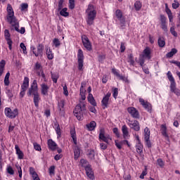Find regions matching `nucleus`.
Wrapping results in <instances>:
<instances>
[{"mask_svg":"<svg viewBox=\"0 0 180 180\" xmlns=\"http://www.w3.org/2000/svg\"><path fill=\"white\" fill-rule=\"evenodd\" d=\"M85 171L88 178L90 179H94V172L92 171V168H91L90 165L85 167Z\"/></svg>","mask_w":180,"mask_h":180,"instance_id":"4be33fe9","label":"nucleus"},{"mask_svg":"<svg viewBox=\"0 0 180 180\" xmlns=\"http://www.w3.org/2000/svg\"><path fill=\"white\" fill-rule=\"evenodd\" d=\"M27 88H29V77H25L24 78L23 83L21 86V89H23L24 91H27Z\"/></svg>","mask_w":180,"mask_h":180,"instance_id":"a878e982","label":"nucleus"},{"mask_svg":"<svg viewBox=\"0 0 180 180\" xmlns=\"http://www.w3.org/2000/svg\"><path fill=\"white\" fill-rule=\"evenodd\" d=\"M157 164L160 167V168H164V166L165 165V163L162 161V159L159 158L157 160Z\"/></svg>","mask_w":180,"mask_h":180,"instance_id":"a18cd8bd","label":"nucleus"},{"mask_svg":"<svg viewBox=\"0 0 180 180\" xmlns=\"http://www.w3.org/2000/svg\"><path fill=\"white\" fill-rule=\"evenodd\" d=\"M87 162H88L86 160H85V159H82L80 160V164H82V166L84 167V168H85V167H88V165H86Z\"/></svg>","mask_w":180,"mask_h":180,"instance_id":"0e129e2a","label":"nucleus"},{"mask_svg":"<svg viewBox=\"0 0 180 180\" xmlns=\"http://www.w3.org/2000/svg\"><path fill=\"white\" fill-rule=\"evenodd\" d=\"M170 91L176 96H180V90L179 89L176 88V83L170 84Z\"/></svg>","mask_w":180,"mask_h":180,"instance_id":"6ab92c4d","label":"nucleus"},{"mask_svg":"<svg viewBox=\"0 0 180 180\" xmlns=\"http://www.w3.org/2000/svg\"><path fill=\"white\" fill-rule=\"evenodd\" d=\"M48 146L50 150H52V151L57 150V143H56V142L52 139L48 140Z\"/></svg>","mask_w":180,"mask_h":180,"instance_id":"393cba45","label":"nucleus"},{"mask_svg":"<svg viewBox=\"0 0 180 180\" xmlns=\"http://www.w3.org/2000/svg\"><path fill=\"white\" fill-rule=\"evenodd\" d=\"M86 13L87 15V25H89V26L94 25V21L95 20V18H96V10H95L94 5L89 4Z\"/></svg>","mask_w":180,"mask_h":180,"instance_id":"7ed1b4c3","label":"nucleus"},{"mask_svg":"<svg viewBox=\"0 0 180 180\" xmlns=\"http://www.w3.org/2000/svg\"><path fill=\"white\" fill-rule=\"evenodd\" d=\"M54 127L56 134L58 136V139H60V137H61V129H60V125L58 124V123L56 122L54 124Z\"/></svg>","mask_w":180,"mask_h":180,"instance_id":"c85d7f7f","label":"nucleus"},{"mask_svg":"<svg viewBox=\"0 0 180 180\" xmlns=\"http://www.w3.org/2000/svg\"><path fill=\"white\" fill-rule=\"evenodd\" d=\"M59 110L64 109V100H60L58 103Z\"/></svg>","mask_w":180,"mask_h":180,"instance_id":"de8ad7c7","label":"nucleus"},{"mask_svg":"<svg viewBox=\"0 0 180 180\" xmlns=\"http://www.w3.org/2000/svg\"><path fill=\"white\" fill-rule=\"evenodd\" d=\"M119 79H121V81L129 84V79H127V77L121 75Z\"/></svg>","mask_w":180,"mask_h":180,"instance_id":"69168bd1","label":"nucleus"},{"mask_svg":"<svg viewBox=\"0 0 180 180\" xmlns=\"http://www.w3.org/2000/svg\"><path fill=\"white\" fill-rule=\"evenodd\" d=\"M112 74H114V75H116L117 77V78H120V77L122 76V75H120L119 73V72L117 71V70L115 69V68H112Z\"/></svg>","mask_w":180,"mask_h":180,"instance_id":"5fc2aeb1","label":"nucleus"},{"mask_svg":"<svg viewBox=\"0 0 180 180\" xmlns=\"http://www.w3.org/2000/svg\"><path fill=\"white\" fill-rule=\"evenodd\" d=\"M7 172L10 174V175H13V174H15V171H13V169L11 166L7 168Z\"/></svg>","mask_w":180,"mask_h":180,"instance_id":"052dcab7","label":"nucleus"},{"mask_svg":"<svg viewBox=\"0 0 180 180\" xmlns=\"http://www.w3.org/2000/svg\"><path fill=\"white\" fill-rule=\"evenodd\" d=\"M16 169H18L19 177L22 178V167H20L19 165H16Z\"/></svg>","mask_w":180,"mask_h":180,"instance_id":"e2e57ef3","label":"nucleus"},{"mask_svg":"<svg viewBox=\"0 0 180 180\" xmlns=\"http://www.w3.org/2000/svg\"><path fill=\"white\" fill-rule=\"evenodd\" d=\"M82 41L83 43L84 47L86 48L88 51H91V50H92V44L86 36L83 35L82 37Z\"/></svg>","mask_w":180,"mask_h":180,"instance_id":"ddd939ff","label":"nucleus"},{"mask_svg":"<svg viewBox=\"0 0 180 180\" xmlns=\"http://www.w3.org/2000/svg\"><path fill=\"white\" fill-rule=\"evenodd\" d=\"M4 115L8 119H15L19 115V110L18 108L13 109L11 108H6L4 109Z\"/></svg>","mask_w":180,"mask_h":180,"instance_id":"39448f33","label":"nucleus"},{"mask_svg":"<svg viewBox=\"0 0 180 180\" xmlns=\"http://www.w3.org/2000/svg\"><path fill=\"white\" fill-rule=\"evenodd\" d=\"M7 12L8 22L10 23V25H13L15 27V30H16V32H18V33H20L21 34H24L25 32H26V30L25 29V27H21L20 30H19V22L15 17V13L13 12V9L12 8V6H11V4H8L7 6Z\"/></svg>","mask_w":180,"mask_h":180,"instance_id":"f03ea898","label":"nucleus"},{"mask_svg":"<svg viewBox=\"0 0 180 180\" xmlns=\"http://www.w3.org/2000/svg\"><path fill=\"white\" fill-rule=\"evenodd\" d=\"M39 87L37 86V80H33V82L31 84L30 88L28 90L27 95L31 96V95H37L39 94Z\"/></svg>","mask_w":180,"mask_h":180,"instance_id":"0eeeda50","label":"nucleus"},{"mask_svg":"<svg viewBox=\"0 0 180 180\" xmlns=\"http://www.w3.org/2000/svg\"><path fill=\"white\" fill-rule=\"evenodd\" d=\"M153 56L151 55V49L150 47H146L143 51L141 55L139 56V64L141 67L144 65L145 58L146 60H151Z\"/></svg>","mask_w":180,"mask_h":180,"instance_id":"20e7f679","label":"nucleus"},{"mask_svg":"<svg viewBox=\"0 0 180 180\" xmlns=\"http://www.w3.org/2000/svg\"><path fill=\"white\" fill-rule=\"evenodd\" d=\"M81 155V152L79 151V148H75L74 149V156H75V160H78L79 158V155Z\"/></svg>","mask_w":180,"mask_h":180,"instance_id":"e433bc0d","label":"nucleus"},{"mask_svg":"<svg viewBox=\"0 0 180 180\" xmlns=\"http://www.w3.org/2000/svg\"><path fill=\"white\" fill-rule=\"evenodd\" d=\"M34 70L39 75V77H41L45 82H47V78H46V75L44 74V72L43 71V68L41 67V64L37 63L35 64Z\"/></svg>","mask_w":180,"mask_h":180,"instance_id":"6e6552de","label":"nucleus"},{"mask_svg":"<svg viewBox=\"0 0 180 180\" xmlns=\"http://www.w3.org/2000/svg\"><path fill=\"white\" fill-rule=\"evenodd\" d=\"M67 11H68V8H61L60 10V15H61V16H64V18H67V16H69L70 13H68Z\"/></svg>","mask_w":180,"mask_h":180,"instance_id":"2f4dec72","label":"nucleus"},{"mask_svg":"<svg viewBox=\"0 0 180 180\" xmlns=\"http://www.w3.org/2000/svg\"><path fill=\"white\" fill-rule=\"evenodd\" d=\"M172 26L170 27V33L172 34V36H174V37H178V33H176L175 32V27H174V24L172 23Z\"/></svg>","mask_w":180,"mask_h":180,"instance_id":"58836bf2","label":"nucleus"},{"mask_svg":"<svg viewBox=\"0 0 180 180\" xmlns=\"http://www.w3.org/2000/svg\"><path fill=\"white\" fill-rule=\"evenodd\" d=\"M167 78L169 81H170V85H172L174 84H176L175 82V79L174 78V76H172V73H171V71L167 72Z\"/></svg>","mask_w":180,"mask_h":180,"instance_id":"c756f323","label":"nucleus"},{"mask_svg":"<svg viewBox=\"0 0 180 180\" xmlns=\"http://www.w3.org/2000/svg\"><path fill=\"white\" fill-rule=\"evenodd\" d=\"M56 169V167L54 166H51L49 169V175H53L54 174V171Z\"/></svg>","mask_w":180,"mask_h":180,"instance_id":"13d9d810","label":"nucleus"},{"mask_svg":"<svg viewBox=\"0 0 180 180\" xmlns=\"http://www.w3.org/2000/svg\"><path fill=\"white\" fill-rule=\"evenodd\" d=\"M88 156L90 160H95V151L93 150H89Z\"/></svg>","mask_w":180,"mask_h":180,"instance_id":"c03bdc74","label":"nucleus"},{"mask_svg":"<svg viewBox=\"0 0 180 180\" xmlns=\"http://www.w3.org/2000/svg\"><path fill=\"white\" fill-rule=\"evenodd\" d=\"M128 62L131 65H134V59H133V54H130L128 56Z\"/></svg>","mask_w":180,"mask_h":180,"instance_id":"09e8293b","label":"nucleus"},{"mask_svg":"<svg viewBox=\"0 0 180 180\" xmlns=\"http://www.w3.org/2000/svg\"><path fill=\"white\" fill-rule=\"evenodd\" d=\"M123 143H124V141L119 142V141H117V140L115 141V146H116L117 148H118V150H122Z\"/></svg>","mask_w":180,"mask_h":180,"instance_id":"37998d69","label":"nucleus"},{"mask_svg":"<svg viewBox=\"0 0 180 180\" xmlns=\"http://www.w3.org/2000/svg\"><path fill=\"white\" fill-rule=\"evenodd\" d=\"M176 53H178V51L176 50V49H172L170 52L166 54V57L167 58H171V57H174V56H175Z\"/></svg>","mask_w":180,"mask_h":180,"instance_id":"473e14b6","label":"nucleus"},{"mask_svg":"<svg viewBox=\"0 0 180 180\" xmlns=\"http://www.w3.org/2000/svg\"><path fill=\"white\" fill-rule=\"evenodd\" d=\"M34 148L37 151H41V146H40L37 143H34Z\"/></svg>","mask_w":180,"mask_h":180,"instance_id":"603ef678","label":"nucleus"},{"mask_svg":"<svg viewBox=\"0 0 180 180\" xmlns=\"http://www.w3.org/2000/svg\"><path fill=\"white\" fill-rule=\"evenodd\" d=\"M51 78L55 84H57V79H58V76L57 75L51 74Z\"/></svg>","mask_w":180,"mask_h":180,"instance_id":"4d7b16f0","label":"nucleus"},{"mask_svg":"<svg viewBox=\"0 0 180 180\" xmlns=\"http://www.w3.org/2000/svg\"><path fill=\"white\" fill-rule=\"evenodd\" d=\"M172 8L173 9H177V8H179V2H178V1H174L172 4Z\"/></svg>","mask_w":180,"mask_h":180,"instance_id":"6e6d98bb","label":"nucleus"},{"mask_svg":"<svg viewBox=\"0 0 180 180\" xmlns=\"http://www.w3.org/2000/svg\"><path fill=\"white\" fill-rule=\"evenodd\" d=\"M39 102H40V97L39 94L34 95V103L36 108H39Z\"/></svg>","mask_w":180,"mask_h":180,"instance_id":"f704fd0d","label":"nucleus"},{"mask_svg":"<svg viewBox=\"0 0 180 180\" xmlns=\"http://www.w3.org/2000/svg\"><path fill=\"white\" fill-rule=\"evenodd\" d=\"M86 127L89 131H92L95 130V127H96V122L95 121H91L89 124L86 125Z\"/></svg>","mask_w":180,"mask_h":180,"instance_id":"bb28decb","label":"nucleus"},{"mask_svg":"<svg viewBox=\"0 0 180 180\" xmlns=\"http://www.w3.org/2000/svg\"><path fill=\"white\" fill-rule=\"evenodd\" d=\"M161 29L165 32H168V26L167 25V18L164 15H160Z\"/></svg>","mask_w":180,"mask_h":180,"instance_id":"2eb2a0df","label":"nucleus"},{"mask_svg":"<svg viewBox=\"0 0 180 180\" xmlns=\"http://www.w3.org/2000/svg\"><path fill=\"white\" fill-rule=\"evenodd\" d=\"M150 129L148 127H146L144 129V139H150Z\"/></svg>","mask_w":180,"mask_h":180,"instance_id":"79ce46f5","label":"nucleus"},{"mask_svg":"<svg viewBox=\"0 0 180 180\" xmlns=\"http://www.w3.org/2000/svg\"><path fill=\"white\" fill-rule=\"evenodd\" d=\"M128 126L130 127V129H132V130H134L135 131H139L140 130V123H139V121L137 120H128L127 122Z\"/></svg>","mask_w":180,"mask_h":180,"instance_id":"9b49d317","label":"nucleus"},{"mask_svg":"<svg viewBox=\"0 0 180 180\" xmlns=\"http://www.w3.org/2000/svg\"><path fill=\"white\" fill-rule=\"evenodd\" d=\"M136 148L138 154H141L143 153V144H141V142L136 143Z\"/></svg>","mask_w":180,"mask_h":180,"instance_id":"72a5a7b5","label":"nucleus"},{"mask_svg":"<svg viewBox=\"0 0 180 180\" xmlns=\"http://www.w3.org/2000/svg\"><path fill=\"white\" fill-rule=\"evenodd\" d=\"M9 77H11V73L7 72L4 78V85H6V86H8L10 84Z\"/></svg>","mask_w":180,"mask_h":180,"instance_id":"4c0bfd02","label":"nucleus"},{"mask_svg":"<svg viewBox=\"0 0 180 180\" xmlns=\"http://www.w3.org/2000/svg\"><path fill=\"white\" fill-rule=\"evenodd\" d=\"M29 171H30V174L32 176V178L33 179V180H40V178L39 177V175L34 170V168L30 167Z\"/></svg>","mask_w":180,"mask_h":180,"instance_id":"5701e85b","label":"nucleus"},{"mask_svg":"<svg viewBox=\"0 0 180 180\" xmlns=\"http://www.w3.org/2000/svg\"><path fill=\"white\" fill-rule=\"evenodd\" d=\"M127 112L134 119H139V111L137 110V109H136V108L129 107L127 108Z\"/></svg>","mask_w":180,"mask_h":180,"instance_id":"dca6fc26","label":"nucleus"},{"mask_svg":"<svg viewBox=\"0 0 180 180\" xmlns=\"http://www.w3.org/2000/svg\"><path fill=\"white\" fill-rule=\"evenodd\" d=\"M53 44H54L55 47H59L60 44H61L58 39H54L53 40Z\"/></svg>","mask_w":180,"mask_h":180,"instance_id":"864d4df0","label":"nucleus"},{"mask_svg":"<svg viewBox=\"0 0 180 180\" xmlns=\"http://www.w3.org/2000/svg\"><path fill=\"white\" fill-rule=\"evenodd\" d=\"M49 89H50V86H49L46 83H42L41 84V93L44 96H47V95H49Z\"/></svg>","mask_w":180,"mask_h":180,"instance_id":"f3484780","label":"nucleus"},{"mask_svg":"<svg viewBox=\"0 0 180 180\" xmlns=\"http://www.w3.org/2000/svg\"><path fill=\"white\" fill-rule=\"evenodd\" d=\"M46 55L48 60H53L54 58V53H53V51L49 46L46 47Z\"/></svg>","mask_w":180,"mask_h":180,"instance_id":"b1692460","label":"nucleus"},{"mask_svg":"<svg viewBox=\"0 0 180 180\" xmlns=\"http://www.w3.org/2000/svg\"><path fill=\"white\" fill-rule=\"evenodd\" d=\"M15 153L18 155V160H23L25 157V154L23 152L20 150L19 146L18 145L15 146Z\"/></svg>","mask_w":180,"mask_h":180,"instance_id":"aec40b11","label":"nucleus"},{"mask_svg":"<svg viewBox=\"0 0 180 180\" xmlns=\"http://www.w3.org/2000/svg\"><path fill=\"white\" fill-rule=\"evenodd\" d=\"M20 49H22L24 54H27V51L26 49V46L25 45L24 43H21L20 44Z\"/></svg>","mask_w":180,"mask_h":180,"instance_id":"3c124183","label":"nucleus"},{"mask_svg":"<svg viewBox=\"0 0 180 180\" xmlns=\"http://www.w3.org/2000/svg\"><path fill=\"white\" fill-rule=\"evenodd\" d=\"M136 11H140L141 9V3L140 1H136L134 4Z\"/></svg>","mask_w":180,"mask_h":180,"instance_id":"49530a36","label":"nucleus"},{"mask_svg":"<svg viewBox=\"0 0 180 180\" xmlns=\"http://www.w3.org/2000/svg\"><path fill=\"white\" fill-rule=\"evenodd\" d=\"M118 91H117V88H115V89H114V90H113V94H112V96H113V98H115V99H116V98H117V95H118Z\"/></svg>","mask_w":180,"mask_h":180,"instance_id":"338daca9","label":"nucleus"},{"mask_svg":"<svg viewBox=\"0 0 180 180\" xmlns=\"http://www.w3.org/2000/svg\"><path fill=\"white\" fill-rule=\"evenodd\" d=\"M70 9H74L75 8V0H69Z\"/></svg>","mask_w":180,"mask_h":180,"instance_id":"8fccbe9b","label":"nucleus"},{"mask_svg":"<svg viewBox=\"0 0 180 180\" xmlns=\"http://www.w3.org/2000/svg\"><path fill=\"white\" fill-rule=\"evenodd\" d=\"M78 58V70L82 71V68L84 67V52L82 49H79L77 53Z\"/></svg>","mask_w":180,"mask_h":180,"instance_id":"9d476101","label":"nucleus"},{"mask_svg":"<svg viewBox=\"0 0 180 180\" xmlns=\"http://www.w3.org/2000/svg\"><path fill=\"white\" fill-rule=\"evenodd\" d=\"M31 50L33 52V54H34L35 57H39V56H43L44 46H43V44H39L37 49L34 46H31Z\"/></svg>","mask_w":180,"mask_h":180,"instance_id":"1a4fd4ad","label":"nucleus"},{"mask_svg":"<svg viewBox=\"0 0 180 180\" xmlns=\"http://www.w3.org/2000/svg\"><path fill=\"white\" fill-rule=\"evenodd\" d=\"M161 133L164 137H166V139H168L169 136H168V134L167 133V126L165 124L161 125Z\"/></svg>","mask_w":180,"mask_h":180,"instance_id":"cd10ccee","label":"nucleus"},{"mask_svg":"<svg viewBox=\"0 0 180 180\" xmlns=\"http://www.w3.org/2000/svg\"><path fill=\"white\" fill-rule=\"evenodd\" d=\"M70 136L73 140L74 144L77 146V133L75 132V129L70 130Z\"/></svg>","mask_w":180,"mask_h":180,"instance_id":"7c9ffc66","label":"nucleus"},{"mask_svg":"<svg viewBox=\"0 0 180 180\" xmlns=\"http://www.w3.org/2000/svg\"><path fill=\"white\" fill-rule=\"evenodd\" d=\"M4 36H5V38H6V41H12V40L11 39V34H9V30H6L4 31Z\"/></svg>","mask_w":180,"mask_h":180,"instance_id":"ea45409f","label":"nucleus"},{"mask_svg":"<svg viewBox=\"0 0 180 180\" xmlns=\"http://www.w3.org/2000/svg\"><path fill=\"white\" fill-rule=\"evenodd\" d=\"M115 16L120 22L121 27H124V26H126V18L123 17V13L120 10H117L115 11Z\"/></svg>","mask_w":180,"mask_h":180,"instance_id":"f8f14e48","label":"nucleus"},{"mask_svg":"<svg viewBox=\"0 0 180 180\" xmlns=\"http://www.w3.org/2000/svg\"><path fill=\"white\" fill-rule=\"evenodd\" d=\"M5 60H2L1 62H0V77L2 76V74H4V71L5 70Z\"/></svg>","mask_w":180,"mask_h":180,"instance_id":"c9c22d12","label":"nucleus"},{"mask_svg":"<svg viewBox=\"0 0 180 180\" xmlns=\"http://www.w3.org/2000/svg\"><path fill=\"white\" fill-rule=\"evenodd\" d=\"M88 101L93 106H96V101H95V98L94 97H93V98H90V100H88Z\"/></svg>","mask_w":180,"mask_h":180,"instance_id":"680f3d73","label":"nucleus"},{"mask_svg":"<svg viewBox=\"0 0 180 180\" xmlns=\"http://www.w3.org/2000/svg\"><path fill=\"white\" fill-rule=\"evenodd\" d=\"M28 5L27 4H21V11H26V9H27L28 8Z\"/></svg>","mask_w":180,"mask_h":180,"instance_id":"774afa93","label":"nucleus"},{"mask_svg":"<svg viewBox=\"0 0 180 180\" xmlns=\"http://www.w3.org/2000/svg\"><path fill=\"white\" fill-rule=\"evenodd\" d=\"M98 139L101 141H104L106 144H109V141H112V137L110 134H105V129L101 128L99 131Z\"/></svg>","mask_w":180,"mask_h":180,"instance_id":"423d86ee","label":"nucleus"},{"mask_svg":"<svg viewBox=\"0 0 180 180\" xmlns=\"http://www.w3.org/2000/svg\"><path fill=\"white\" fill-rule=\"evenodd\" d=\"M112 94L110 92L107 93L103 98L101 101V105L103 106V109H106L109 105V99L111 96Z\"/></svg>","mask_w":180,"mask_h":180,"instance_id":"4468645a","label":"nucleus"},{"mask_svg":"<svg viewBox=\"0 0 180 180\" xmlns=\"http://www.w3.org/2000/svg\"><path fill=\"white\" fill-rule=\"evenodd\" d=\"M122 132L123 138L125 139V140H127V139H129L130 134L129 133V128L126 125H123L122 127Z\"/></svg>","mask_w":180,"mask_h":180,"instance_id":"a211bd4d","label":"nucleus"},{"mask_svg":"<svg viewBox=\"0 0 180 180\" xmlns=\"http://www.w3.org/2000/svg\"><path fill=\"white\" fill-rule=\"evenodd\" d=\"M158 46L160 47H165V40L164 39V38L160 37L158 39Z\"/></svg>","mask_w":180,"mask_h":180,"instance_id":"a19ab883","label":"nucleus"},{"mask_svg":"<svg viewBox=\"0 0 180 180\" xmlns=\"http://www.w3.org/2000/svg\"><path fill=\"white\" fill-rule=\"evenodd\" d=\"M85 86L84 83L81 84L80 87V96L81 99L79 100V103L76 105L73 113L75 116H76L77 120H82V115H84V112L86 110V103H85V99H86V96H85V89H84V86Z\"/></svg>","mask_w":180,"mask_h":180,"instance_id":"f257e3e1","label":"nucleus"},{"mask_svg":"<svg viewBox=\"0 0 180 180\" xmlns=\"http://www.w3.org/2000/svg\"><path fill=\"white\" fill-rule=\"evenodd\" d=\"M145 141L147 147H148V148H151V141H150V138H145Z\"/></svg>","mask_w":180,"mask_h":180,"instance_id":"bf43d9fd","label":"nucleus"},{"mask_svg":"<svg viewBox=\"0 0 180 180\" xmlns=\"http://www.w3.org/2000/svg\"><path fill=\"white\" fill-rule=\"evenodd\" d=\"M139 103L145 109H146V110H148V112H150V109H151V104L144 101L143 98H139Z\"/></svg>","mask_w":180,"mask_h":180,"instance_id":"412c9836","label":"nucleus"}]
</instances>
